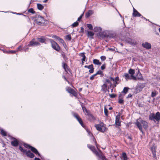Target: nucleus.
<instances>
[{
    "instance_id": "49530a36",
    "label": "nucleus",
    "mask_w": 160,
    "mask_h": 160,
    "mask_svg": "<svg viewBox=\"0 0 160 160\" xmlns=\"http://www.w3.org/2000/svg\"><path fill=\"white\" fill-rule=\"evenodd\" d=\"M78 22H77V21L76 22H74V23H73L72 24V26L73 27H76L77 26H78Z\"/></svg>"
},
{
    "instance_id": "a18cd8bd",
    "label": "nucleus",
    "mask_w": 160,
    "mask_h": 160,
    "mask_svg": "<svg viewBox=\"0 0 160 160\" xmlns=\"http://www.w3.org/2000/svg\"><path fill=\"white\" fill-rule=\"evenodd\" d=\"M88 27L90 30H92L93 27L92 25L91 24H87Z\"/></svg>"
},
{
    "instance_id": "f03ea898",
    "label": "nucleus",
    "mask_w": 160,
    "mask_h": 160,
    "mask_svg": "<svg viewBox=\"0 0 160 160\" xmlns=\"http://www.w3.org/2000/svg\"><path fill=\"white\" fill-rule=\"evenodd\" d=\"M149 119L151 120H156L157 121H158L160 120V113L157 112L155 114L152 113L149 115Z\"/></svg>"
},
{
    "instance_id": "7ed1b4c3",
    "label": "nucleus",
    "mask_w": 160,
    "mask_h": 160,
    "mask_svg": "<svg viewBox=\"0 0 160 160\" xmlns=\"http://www.w3.org/2000/svg\"><path fill=\"white\" fill-rule=\"evenodd\" d=\"M150 150L151 151L152 154V157L155 159H157V157L156 155V146L155 144H154L151 146L150 148Z\"/></svg>"
},
{
    "instance_id": "2f4dec72",
    "label": "nucleus",
    "mask_w": 160,
    "mask_h": 160,
    "mask_svg": "<svg viewBox=\"0 0 160 160\" xmlns=\"http://www.w3.org/2000/svg\"><path fill=\"white\" fill-rule=\"evenodd\" d=\"M37 7L40 10H42L44 8V7L43 6H42V4L39 3L37 4Z\"/></svg>"
},
{
    "instance_id": "ea45409f",
    "label": "nucleus",
    "mask_w": 160,
    "mask_h": 160,
    "mask_svg": "<svg viewBox=\"0 0 160 160\" xmlns=\"http://www.w3.org/2000/svg\"><path fill=\"white\" fill-rule=\"evenodd\" d=\"M28 12L33 14L35 13V11L33 10V9L32 8H31L28 9Z\"/></svg>"
},
{
    "instance_id": "603ef678",
    "label": "nucleus",
    "mask_w": 160,
    "mask_h": 160,
    "mask_svg": "<svg viewBox=\"0 0 160 160\" xmlns=\"http://www.w3.org/2000/svg\"><path fill=\"white\" fill-rule=\"evenodd\" d=\"M102 73V71L101 70H99L95 74H96V75H97L98 74H101Z\"/></svg>"
},
{
    "instance_id": "f8f14e48",
    "label": "nucleus",
    "mask_w": 160,
    "mask_h": 160,
    "mask_svg": "<svg viewBox=\"0 0 160 160\" xmlns=\"http://www.w3.org/2000/svg\"><path fill=\"white\" fill-rule=\"evenodd\" d=\"M142 46L147 49H149L151 48V46L150 43H148V42H146L143 43L142 44Z\"/></svg>"
},
{
    "instance_id": "f257e3e1",
    "label": "nucleus",
    "mask_w": 160,
    "mask_h": 160,
    "mask_svg": "<svg viewBox=\"0 0 160 160\" xmlns=\"http://www.w3.org/2000/svg\"><path fill=\"white\" fill-rule=\"evenodd\" d=\"M35 20V22L37 24L39 25H43L47 22V21L44 19L43 18L39 15H36Z\"/></svg>"
},
{
    "instance_id": "bf43d9fd",
    "label": "nucleus",
    "mask_w": 160,
    "mask_h": 160,
    "mask_svg": "<svg viewBox=\"0 0 160 160\" xmlns=\"http://www.w3.org/2000/svg\"><path fill=\"white\" fill-rule=\"evenodd\" d=\"M100 158L102 160H106V158L104 156H102Z\"/></svg>"
},
{
    "instance_id": "c9c22d12",
    "label": "nucleus",
    "mask_w": 160,
    "mask_h": 160,
    "mask_svg": "<svg viewBox=\"0 0 160 160\" xmlns=\"http://www.w3.org/2000/svg\"><path fill=\"white\" fill-rule=\"evenodd\" d=\"M128 73L131 75H133L135 73V71L133 69H130L128 71Z\"/></svg>"
},
{
    "instance_id": "8fccbe9b",
    "label": "nucleus",
    "mask_w": 160,
    "mask_h": 160,
    "mask_svg": "<svg viewBox=\"0 0 160 160\" xmlns=\"http://www.w3.org/2000/svg\"><path fill=\"white\" fill-rule=\"evenodd\" d=\"M96 74H94L93 75H92L90 78V79L91 80H93L94 79V77L96 76Z\"/></svg>"
},
{
    "instance_id": "aec40b11",
    "label": "nucleus",
    "mask_w": 160,
    "mask_h": 160,
    "mask_svg": "<svg viewBox=\"0 0 160 160\" xmlns=\"http://www.w3.org/2000/svg\"><path fill=\"white\" fill-rule=\"evenodd\" d=\"M135 124L139 128L140 131L142 132V126L141 122H139L137 121L136 123Z\"/></svg>"
},
{
    "instance_id": "39448f33",
    "label": "nucleus",
    "mask_w": 160,
    "mask_h": 160,
    "mask_svg": "<svg viewBox=\"0 0 160 160\" xmlns=\"http://www.w3.org/2000/svg\"><path fill=\"white\" fill-rule=\"evenodd\" d=\"M40 44L36 40V39L34 38L28 44V46L29 47L30 46H32V47H35L40 46Z\"/></svg>"
},
{
    "instance_id": "a211bd4d",
    "label": "nucleus",
    "mask_w": 160,
    "mask_h": 160,
    "mask_svg": "<svg viewBox=\"0 0 160 160\" xmlns=\"http://www.w3.org/2000/svg\"><path fill=\"white\" fill-rule=\"evenodd\" d=\"M124 77L127 81L128 80L131 79V75H130L128 73H124Z\"/></svg>"
},
{
    "instance_id": "5701e85b",
    "label": "nucleus",
    "mask_w": 160,
    "mask_h": 160,
    "mask_svg": "<svg viewBox=\"0 0 160 160\" xmlns=\"http://www.w3.org/2000/svg\"><path fill=\"white\" fill-rule=\"evenodd\" d=\"M121 158V159L122 160H128L127 155L125 152L122 153Z\"/></svg>"
},
{
    "instance_id": "cd10ccee",
    "label": "nucleus",
    "mask_w": 160,
    "mask_h": 160,
    "mask_svg": "<svg viewBox=\"0 0 160 160\" xmlns=\"http://www.w3.org/2000/svg\"><path fill=\"white\" fill-rule=\"evenodd\" d=\"M137 78L138 79L142 80L143 77L140 72L138 71L137 74Z\"/></svg>"
},
{
    "instance_id": "1a4fd4ad",
    "label": "nucleus",
    "mask_w": 160,
    "mask_h": 160,
    "mask_svg": "<svg viewBox=\"0 0 160 160\" xmlns=\"http://www.w3.org/2000/svg\"><path fill=\"white\" fill-rule=\"evenodd\" d=\"M88 147L89 148L91 151L94 152L97 155H98L99 153L98 151H96L95 148L94 146L91 145L89 144H88Z\"/></svg>"
},
{
    "instance_id": "58836bf2",
    "label": "nucleus",
    "mask_w": 160,
    "mask_h": 160,
    "mask_svg": "<svg viewBox=\"0 0 160 160\" xmlns=\"http://www.w3.org/2000/svg\"><path fill=\"white\" fill-rule=\"evenodd\" d=\"M82 103L81 104V106H82V110L84 112L85 111L87 113H88V111H87V109H86V108H85V107L84 106H82Z\"/></svg>"
},
{
    "instance_id": "c85d7f7f",
    "label": "nucleus",
    "mask_w": 160,
    "mask_h": 160,
    "mask_svg": "<svg viewBox=\"0 0 160 160\" xmlns=\"http://www.w3.org/2000/svg\"><path fill=\"white\" fill-rule=\"evenodd\" d=\"M141 122L142 124V126L144 128H147V122L143 120L141 121Z\"/></svg>"
},
{
    "instance_id": "e2e57ef3",
    "label": "nucleus",
    "mask_w": 160,
    "mask_h": 160,
    "mask_svg": "<svg viewBox=\"0 0 160 160\" xmlns=\"http://www.w3.org/2000/svg\"><path fill=\"white\" fill-rule=\"evenodd\" d=\"M93 141L94 142L96 146L97 147L96 141L94 138H93ZM97 148H98V147H97Z\"/></svg>"
},
{
    "instance_id": "69168bd1",
    "label": "nucleus",
    "mask_w": 160,
    "mask_h": 160,
    "mask_svg": "<svg viewBox=\"0 0 160 160\" xmlns=\"http://www.w3.org/2000/svg\"><path fill=\"white\" fill-rule=\"evenodd\" d=\"M110 79L112 80L113 81H114V78H113L112 77H110Z\"/></svg>"
},
{
    "instance_id": "37998d69",
    "label": "nucleus",
    "mask_w": 160,
    "mask_h": 160,
    "mask_svg": "<svg viewBox=\"0 0 160 160\" xmlns=\"http://www.w3.org/2000/svg\"><path fill=\"white\" fill-rule=\"evenodd\" d=\"M88 36H93V35L94 34V33L93 32H91V31H88Z\"/></svg>"
},
{
    "instance_id": "f3484780",
    "label": "nucleus",
    "mask_w": 160,
    "mask_h": 160,
    "mask_svg": "<svg viewBox=\"0 0 160 160\" xmlns=\"http://www.w3.org/2000/svg\"><path fill=\"white\" fill-rule=\"evenodd\" d=\"M122 95L121 93H120L118 97V102L122 104L124 102V101L122 98L124 96H122Z\"/></svg>"
},
{
    "instance_id": "6e6552de",
    "label": "nucleus",
    "mask_w": 160,
    "mask_h": 160,
    "mask_svg": "<svg viewBox=\"0 0 160 160\" xmlns=\"http://www.w3.org/2000/svg\"><path fill=\"white\" fill-rule=\"evenodd\" d=\"M74 116L76 118L78 121L81 125L83 127H84V126L83 124L81 118L79 117L78 115L76 113H74L73 114Z\"/></svg>"
},
{
    "instance_id": "473e14b6",
    "label": "nucleus",
    "mask_w": 160,
    "mask_h": 160,
    "mask_svg": "<svg viewBox=\"0 0 160 160\" xmlns=\"http://www.w3.org/2000/svg\"><path fill=\"white\" fill-rule=\"evenodd\" d=\"M62 67L67 72L68 70V66L64 63H62Z\"/></svg>"
},
{
    "instance_id": "bb28decb",
    "label": "nucleus",
    "mask_w": 160,
    "mask_h": 160,
    "mask_svg": "<svg viewBox=\"0 0 160 160\" xmlns=\"http://www.w3.org/2000/svg\"><path fill=\"white\" fill-rule=\"evenodd\" d=\"M115 35V34H112L110 35H105L104 36L105 37L107 38H108L111 39L114 38Z\"/></svg>"
},
{
    "instance_id": "338daca9",
    "label": "nucleus",
    "mask_w": 160,
    "mask_h": 160,
    "mask_svg": "<svg viewBox=\"0 0 160 160\" xmlns=\"http://www.w3.org/2000/svg\"><path fill=\"white\" fill-rule=\"evenodd\" d=\"M132 95L131 94H130L128 95V96L127 97V98H130L131 97H132Z\"/></svg>"
},
{
    "instance_id": "09e8293b",
    "label": "nucleus",
    "mask_w": 160,
    "mask_h": 160,
    "mask_svg": "<svg viewBox=\"0 0 160 160\" xmlns=\"http://www.w3.org/2000/svg\"><path fill=\"white\" fill-rule=\"evenodd\" d=\"M24 146L25 147H26L27 148H31L30 147H31V146H30V145H29L27 144H26V143L24 144Z\"/></svg>"
},
{
    "instance_id": "052dcab7",
    "label": "nucleus",
    "mask_w": 160,
    "mask_h": 160,
    "mask_svg": "<svg viewBox=\"0 0 160 160\" xmlns=\"http://www.w3.org/2000/svg\"><path fill=\"white\" fill-rule=\"evenodd\" d=\"M62 77L64 78L65 81H66L68 82V83H69V82L68 81L66 77L64 76H62Z\"/></svg>"
},
{
    "instance_id": "13d9d810",
    "label": "nucleus",
    "mask_w": 160,
    "mask_h": 160,
    "mask_svg": "<svg viewBox=\"0 0 160 160\" xmlns=\"http://www.w3.org/2000/svg\"><path fill=\"white\" fill-rule=\"evenodd\" d=\"M105 68V64L102 65L101 67V69L102 70H104Z\"/></svg>"
},
{
    "instance_id": "0e129e2a",
    "label": "nucleus",
    "mask_w": 160,
    "mask_h": 160,
    "mask_svg": "<svg viewBox=\"0 0 160 160\" xmlns=\"http://www.w3.org/2000/svg\"><path fill=\"white\" fill-rule=\"evenodd\" d=\"M82 17V15H81V16H80V17L79 18H78V21H80V20L81 19Z\"/></svg>"
},
{
    "instance_id": "0eeeda50",
    "label": "nucleus",
    "mask_w": 160,
    "mask_h": 160,
    "mask_svg": "<svg viewBox=\"0 0 160 160\" xmlns=\"http://www.w3.org/2000/svg\"><path fill=\"white\" fill-rule=\"evenodd\" d=\"M125 41L131 45H135L137 44V42L136 40L132 39L130 38H126Z\"/></svg>"
},
{
    "instance_id": "ddd939ff",
    "label": "nucleus",
    "mask_w": 160,
    "mask_h": 160,
    "mask_svg": "<svg viewBox=\"0 0 160 160\" xmlns=\"http://www.w3.org/2000/svg\"><path fill=\"white\" fill-rule=\"evenodd\" d=\"M132 15L133 16L139 17L141 16V15L134 8H133V13Z\"/></svg>"
},
{
    "instance_id": "5fc2aeb1",
    "label": "nucleus",
    "mask_w": 160,
    "mask_h": 160,
    "mask_svg": "<svg viewBox=\"0 0 160 160\" xmlns=\"http://www.w3.org/2000/svg\"><path fill=\"white\" fill-rule=\"evenodd\" d=\"M100 58L102 61H104L106 60V58L104 56H102Z\"/></svg>"
},
{
    "instance_id": "20e7f679",
    "label": "nucleus",
    "mask_w": 160,
    "mask_h": 160,
    "mask_svg": "<svg viewBox=\"0 0 160 160\" xmlns=\"http://www.w3.org/2000/svg\"><path fill=\"white\" fill-rule=\"evenodd\" d=\"M50 41L51 43L52 47L54 49L58 51L60 50V47L57 43L52 39H50Z\"/></svg>"
},
{
    "instance_id": "b1692460",
    "label": "nucleus",
    "mask_w": 160,
    "mask_h": 160,
    "mask_svg": "<svg viewBox=\"0 0 160 160\" xmlns=\"http://www.w3.org/2000/svg\"><path fill=\"white\" fill-rule=\"evenodd\" d=\"M93 30L95 32H100L102 30V28L100 27H96L94 28Z\"/></svg>"
},
{
    "instance_id": "dca6fc26",
    "label": "nucleus",
    "mask_w": 160,
    "mask_h": 160,
    "mask_svg": "<svg viewBox=\"0 0 160 160\" xmlns=\"http://www.w3.org/2000/svg\"><path fill=\"white\" fill-rule=\"evenodd\" d=\"M11 145L14 147H17L18 145V140L14 138V140L11 141Z\"/></svg>"
},
{
    "instance_id": "6e6d98bb",
    "label": "nucleus",
    "mask_w": 160,
    "mask_h": 160,
    "mask_svg": "<svg viewBox=\"0 0 160 160\" xmlns=\"http://www.w3.org/2000/svg\"><path fill=\"white\" fill-rule=\"evenodd\" d=\"M137 78L135 76H133V75H131V79L133 80H136Z\"/></svg>"
},
{
    "instance_id": "4c0bfd02",
    "label": "nucleus",
    "mask_w": 160,
    "mask_h": 160,
    "mask_svg": "<svg viewBox=\"0 0 160 160\" xmlns=\"http://www.w3.org/2000/svg\"><path fill=\"white\" fill-rule=\"evenodd\" d=\"M58 40L62 44L63 46L65 44V42L64 41L62 38H59V39H58Z\"/></svg>"
},
{
    "instance_id": "3c124183",
    "label": "nucleus",
    "mask_w": 160,
    "mask_h": 160,
    "mask_svg": "<svg viewBox=\"0 0 160 160\" xmlns=\"http://www.w3.org/2000/svg\"><path fill=\"white\" fill-rule=\"evenodd\" d=\"M110 97L111 98H114L115 97L116 95L115 94H112L109 95Z\"/></svg>"
},
{
    "instance_id": "de8ad7c7",
    "label": "nucleus",
    "mask_w": 160,
    "mask_h": 160,
    "mask_svg": "<svg viewBox=\"0 0 160 160\" xmlns=\"http://www.w3.org/2000/svg\"><path fill=\"white\" fill-rule=\"evenodd\" d=\"M157 94L156 92V91H153L152 92L151 94V96L152 97H155Z\"/></svg>"
},
{
    "instance_id": "e433bc0d",
    "label": "nucleus",
    "mask_w": 160,
    "mask_h": 160,
    "mask_svg": "<svg viewBox=\"0 0 160 160\" xmlns=\"http://www.w3.org/2000/svg\"><path fill=\"white\" fill-rule=\"evenodd\" d=\"M1 133L2 135L4 136H7V133L3 129L1 130Z\"/></svg>"
},
{
    "instance_id": "f704fd0d",
    "label": "nucleus",
    "mask_w": 160,
    "mask_h": 160,
    "mask_svg": "<svg viewBox=\"0 0 160 160\" xmlns=\"http://www.w3.org/2000/svg\"><path fill=\"white\" fill-rule=\"evenodd\" d=\"M144 87V84H141V85H139V86L137 88V90L138 91L139 89V91L140 92L142 90V89Z\"/></svg>"
},
{
    "instance_id": "864d4df0",
    "label": "nucleus",
    "mask_w": 160,
    "mask_h": 160,
    "mask_svg": "<svg viewBox=\"0 0 160 160\" xmlns=\"http://www.w3.org/2000/svg\"><path fill=\"white\" fill-rule=\"evenodd\" d=\"M82 57L83 58L82 59V62H83L85 61L86 56L84 54H83Z\"/></svg>"
},
{
    "instance_id": "9b49d317",
    "label": "nucleus",
    "mask_w": 160,
    "mask_h": 160,
    "mask_svg": "<svg viewBox=\"0 0 160 160\" xmlns=\"http://www.w3.org/2000/svg\"><path fill=\"white\" fill-rule=\"evenodd\" d=\"M84 68L90 69L89 71V72L90 73H93L94 72V68H93V66L92 64H91L90 65H85L84 66Z\"/></svg>"
},
{
    "instance_id": "2eb2a0df",
    "label": "nucleus",
    "mask_w": 160,
    "mask_h": 160,
    "mask_svg": "<svg viewBox=\"0 0 160 160\" xmlns=\"http://www.w3.org/2000/svg\"><path fill=\"white\" fill-rule=\"evenodd\" d=\"M25 153L27 156L30 158H33L35 156L34 154L29 150L28 151H26Z\"/></svg>"
},
{
    "instance_id": "c03bdc74",
    "label": "nucleus",
    "mask_w": 160,
    "mask_h": 160,
    "mask_svg": "<svg viewBox=\"0 0 160 160\" xmlns=\"http://www.w3.org/2000/svg\"><path fill=\"white\" fill-rule=\"evenodd\" d=\"M66 38L67 40L70 41L71 39V36L70 35H67L66 37Z\"/></svg>"
},
{
    "instance_id": "a878e982",
    "label": "nucleus",
    "mask_w": 160,
    "mask_h": 160,
    "mask_svg": "<svg viewBox=\"0 0 160 160\" xmlns=\"http://www.w3.org/2000/svg\"><path fill=\"white\" fill-rule=\"evenodd\" d=\"M119 80V79L118 77H117L114 79V83L115 84V85H114V87H116V85L119 83L118 81Z\"/></svg>"
},
{
    "instance_id": "4d7b16f0",
    "label": "nucleus",
    "mask_w": 160,
    "mask_h": 160,
    "mask_svg": "<svg viewBox=\"0 0 160 160\" xmlns=\"http://www.w3.org/2000/svg\"><path fill=\"white\" fill-rule=\"evenodd\" d=\"M52 38H53L56 39H57L58 40L59 39V38H60L59 37H58V36H57L56 35H53L52 36Z\"/></svg>"
},
{
    "instance_id": "423d86ee",
    "label": "nucleus",
    "mask_w": 160,
    "mask_h": 160,
    "mask_svg": "<svg viewBox=\"0 0 160 160\" xmlns=\"http://www.w3.org/2000/svg\"><path fill=\"white\" fill-rule=\"evenodd\" d=\"M66 90L69 93L72 94L75 97H76L77 94L76 92L72 89L69 87H67L66 88Z\"/></svg>"
},
{
    "instance_id": "79ce46f5",
    "label": "nucleus",
    "mask_w": 160,
    "mask_h": 160,
    "mask_svg": "<svg viewBox=\"0 0 160 160\" xmlns=\"http://www.w3.org/2000/svg\"><path fill=\"white\" fill-rule=\"evenodd\" d=\"M104 112L105 115L107 116H108V109L107 108H104Z\"/></svg>"
},
{
    "instance_id": "9d476101",
    "label": "nucleus",
    "mask_w": 160,
    "mask_h": 160,
    "mask_svg": "<svg viewBox=\"0 0 160 160\" xmlns=\"http://www.w3.org/2000/svg\"><path fill=\"white\" fill-rule=\"evenodd\" d=\"M120 113L119 112L118 115L116 117L115 123L118 126H120L121 125L120 121Z\"/></svg>"
},
{
    "instance_id": "774afa93",
    "label": "nucleus",
    "mask_w": 160,
    "mask_h": 160,
    "mask_svg": "<svg viewBox=\"0 0 160 160\" xmlns=\"http://www.w3.org/2000/svg\"><path fill=\"white\" fill-rule=\"evenodd\" d=\"M34 160H41L39 158H35Z\"/></svg>"
},
{
    "instance_id": "4be33fe9",
    "label": "nucleus",
    "mask_w": 160,
    "mask_h": 160,
    "mask_svg": "<svg viewBox=\"0 0 160 160\" xmlns=\"http://www.w3.org/2000/svg\"><path fill=\"white\" fill-rule=\"evenodd\" d=\"M93 13V11L92 10H89L86 14L85 16L87 18H88Z\"/></svg>"
},
{
    "instance_id": "c756f323",
    "label": "nucleus",
    "mask_w": 160,
    "mask_h": 160,
    "mask_svg": "<svg viewBox=\"0 0 160 160\" xmlns=\"http://www.w3.org/2000/svg\"><path fill=\"white\" fill-rule=\"evenodd\" d=\"M93 63L94 64L97 65H100L101 64V63L98 60L96 59H93Z\"/></svg>"
},
{
    "instance_id": "6ab92c4d",
    "label": "nucleus",
    "mask_w": 160,
    "mask_h": 160,
    "mask_svg": "<svg viewBox=\"0 0 160 160\" xmlns=\"http://www.w3.org/2000/svg\"><path fill=\"white\" fill-rule=\"evenodd\" d=\"M30 149H31V150L34 153L36 154H38L39 156H40V154L38 152V150L34 147H33L32 146L31 147H30Z\"/></svg>"
},
{
    "instance_id": "393cba45",
    "label": "nucleus",
    "mask_w": 160,
    "mask_h": 160,
    "mask_svg": "<svg viewBox=\"0 0 160 160\" xmlns=\"http://www.w3.org/2000/svg\"><path fill=\"white\" fill-rule=\"evenodd\" d=\"M37 40L39 42L42 43H44L46 40L45 39L43 38H37Z\"/></svg>"
},
{
    "instance_id": "680f3d73",
    "label": "nucleus",
    "mask_w": 160,
    "mask_h": 160,
    "mask_svg": "<svg viewBox=\"0 0 160 160\" xmlns=\"http://www.w3.org/2000/svg\"><path fill=\"white\" fill-rule=\"evenodd\" d=\"M9 52L11 53H14L16 52V51H15L11 50L9 51Z\"/></svg>"
},
{
    "instance_id": "a19ab883",
    "label": "nucleus",
    "mask_w": 160,
    "mask_h": 160,
    "mask_svg": "<svg viewBox=\"0 0 160 160\" xmlns=\"http://www.w3.org/2000/svg\"><path fill=\"white\" fill-rule=\"evenodd\" d=\"M19 149L21 152H23L24 153H25L27 151L26 150L23 149V148L20 146L19 147Z\"/></svg>"
},
{
    "instance_id": "72a5a7b5",
    "label": "nucleus",
    "mask_w": 160,
    "mask_h": 160,
    "mask_svg": "<svg viewBox=\"0 0 160 160\" xmlns=\"http://www.w3.org/2000/svg\"><path fill=\"white\" fill-rule=\"evenodd\" d=\"M104 83H107L109 84V86L110 87H111L112 85V83L108 79H105V81L103 82Z\"/></svg>"
},
{
    "instance_id": "7c9ffc66",
    "label": "nucleus",
    "mask_w": 160,
    "mask_h": 160,
    "mask_svg": "<svg viewBox=\"0 0 160 160\" xmlns=\"http://www.w3.org/2000/svg\"><path fill=\"white\" fill-rule=\"evenodd\" d=\"M129 89V88L128 87L124 88L122 92V93H124L123 95V96H124V95L127 92Z\"/></svg>"
},
{
    "instance_id": "412c9836",
    "label": "nucleus",
    "mask_w": 160,
    "mask_h": 160,
    "mask_svg": "<svg viewBox=\"0 0 160 160\" xmlns=\"http://www.w3.org/2000/svg\"><path fill=\"white\" fill-rule=\"evenodd\" d=\"M108 87L107 84L105 83L102 86V90L104 92H106Z\"/></svg>"
},
{
    "instance_id": "4468645a",
    "label": "nucleus",
    "mask_w": 160,
    "mask_h": 160,
    "mask_svg": "<svg viewBox=\"0 0 160 160\" xmlns=\"http://www.w3.org/2000/svg\"><path fill=\"white\" fill-rule=\"evenodd\" d=\"M95 127L99 131L101 132H104L102 129L103 127V125L101 124H96L95 125Z\"/></svg>"
}]
</instances>
